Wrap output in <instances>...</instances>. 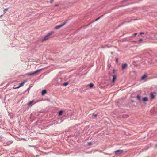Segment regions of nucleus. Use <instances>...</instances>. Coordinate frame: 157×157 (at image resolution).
Returning <instances> with one entry per match:
<instances>
[{
  "mask_svg": "<svg viewBox=\"0 0 157 157\" xmlns=\"http://www.w3.org/2000/svg\"><path fill=\"white\" fill-rule=\"evenodd\" d=\"M27 82V80H24L21 83L19 86L17 87H14L13 88L14 89H16L19 88L20 87L23 86L24 85V84Z\"/></svg>",
  "mask_w": 157,
  "mask_h": 157,
  "instance_id": "3",
  "label": "nucleus"
},
{
  "mask_svg": "<svg viewBox=\"0 0 157 157\" xmlns=\"http://www.w3.org/2000/svg\"><path fill=\"white\" fill-rule=\"evenodd\" d=\"M66 22H65L63 24L60 25L56 26L55 27V29H59V28H61V27H63V26L64 25H65L66 24Z\"/></svg>",
  "mask_w": 157,
  "mask_h": 157,
  "instance_id": "7",
  "label": "nucleus"
},
{
  "mask_svg": "<svg viewBox=\"0 0 157 157\" xmlns=\"http://www.w3.org/2000/svg\"><path fill=\"white\" fill-rule=\"evenodd\" d=\"M144 34V32H141L140 33V34L141 35L142 34Z\"/></svg>",
  "mask_w": 157,
  "mask_h": 157,
  "instance_id": "26",
  "label": "nucleus"
},
{
  "mask_svg": "<svg viewBox=\"0 0 157 157\" xmlns=\"http://www.w3.org/2000/svg\"><path fill=\"white\" fill-rule=\"evenodd\" d=\"M68 84V82H66L65 83L63 84V85L64 86H66Z\"/></svg>",
  "mask_w": 157,
  "mask_h": 157,
  "instance_id": "22",
  "label": "nucleus"
},
{
  "mask_svg": "<svg viewBox=\"0 0 157 157\" xmlns=\"http://www.w3.org/2000/svg\"><path fill=\"white\" fill-rule=\"evenodd\" d=\"M41 70V69H39V70H36V71H35V72H32V73H28V74H27V75L28 76H30V75H34L36 74L39 71H40V70Z\"/></svg>",
  "mask_w": 157,
  "mask_h": 157,
  "instance_id": "5",
  "label": "nucleus"
},
{
  "mask_svg": "<svg viewBox=\"0 0 157 157\" xmlns=\"http://www.w3.org/2000/svg\"><path fill=\"white\" fill-rule=\"evenodd\" d=\"M147 75L146 74H144V75L141 77V80H144L145 78H147Z\"/></svg>",
  "mask_w": 157,
  "mask_h": 157,
  "instance_id": "10",
  "label": "nucleus"
},
{
  "mask_svg": "<svg viewBox=\"0 0 157 157\" xmlns=\"http://www.w3.org/2000/svg\"><path fill=\"white\" fill-rule=\"evenodd\" d=\"M150 96L151 99H153L155 98V96L153 92L150 93Z\"/></svg>",
  "mask_w": 157,
  "mask_h": 157,
  "instance_id": "12",
  "label": "nucleus"
},
{
  "mask_svg": "<svg viewBox=\"0 0 157 157\" xmlns=\"http://www.w3.org/2000/svg\"><path fill=\"white\" fill-rule=\"evenodd\" d=\"M97 116V114H94V115L92 117H93V118H95Z\"/></svg>",
  "mask_w": 157,
  "mask_h": 157,
  "instance_id": "20",
  "label": "nucleus"
},
{
  "mask_svg": "<svg viewBox=\"0 0 157 157\" xmlns=\"http://www.w3.org/2000/svg\"><path fill=\"white\" fill-rule=\"evenodd\" d=\"M127 64L126 63L122 64V69L124 70L127 67Z\"/></svg>",
  "mask_w": 157,
  "mask_h": 157,
  "instance_id": "8",
  "label": "nucleus"
},
{
  "mask_svg": "<svg viewBox=\"0 0 157 157\" xmlns=\"http://www.w3.org/2000/svg\"><path fill=\"white\" fill-rule=\"evenodd\" d=\"M2 15L1 16V17H2Z\"/></svg>",
  "mask_w": 157,
  "mask_h": 157,
  "instance_id": "35",
  "label": "nucleus"
},
{
  "mask_svg": "<svg viewBox=\"0 0 157 157\" xmlns=\"http://www.w3.org/2000/svg\"><path fill=\"white\" fill-rule=\"evenodd\" d=\"M128 117V116L127 115H121V117L124 118H127Z\"/></svg>",
  "mask_w": 157,
  "mask_h": 157,
  "instance_id": "15",
  "label": "nucleus"
},
{
  "mask_svg": "<svg viewBox=\"0 0 157 157\" xmlns=\"http://www.w3.org/2000/svg\"><path fill=\"white\" fill-rule=\"evenodd\" d=\"M148 101V98L147 97H144L142 98V101L144 102H146Z\"/></svg>",
  "mask_w": 157,
  "mask_h": 157,
  "instance_id": "11",
  "label": "nucleus"
},
{
  "mask_svg": "<svg viewBox=\"0 0 157 157\" xmlns=\"http://www.w3.org/2000/svg\"><path fill=\"white\" fill-rule=\"evenodd\" d=\"M54 33V32L53 31L48 33L42 40V41H44L48 40L50 38V36L52 34Z\"/></svg>",
  "mask_w": 157,
  "mask_h": 157,
  "instance_id": "1",
  "label": "nucleus"
},
{
  "mask_svg": "<svg viewBox=\"0 0 157 157\" xmlns=\"http://www.w3.org/2000/svg\"><path fill=\"white\" fill-rule=\"evenodd\" d=\"M9 9V8H6L4 10V14H5L6 12Z\"/></svg>",
  "mask_w": 157,
  "mask_h": 157,
  "instance_id": "17",
  "label": "nucleus"
},
{
  "mask_svg": "<svg viewBox=\"0 0 157 157\" xmlns=\"http://www.w3.org/2000/svg\"><path fill=\"white\" fill-rule=\"evenodd\" d=\"M47 93V91L46 90H42V95H44L45 94Z\"/></svg>",
  "mask_w": 157,
  "mask_h": 157,
  "instance_id": "13",
  "label": "nucleus"
},
{
  "mask_svg": "<svg viewBox=\"0 0 157 157\" xmlns=\"http://www.w3.org/2000/svg\"><path fill=\"white\" fill-rule=\"evenodd\" d=\"M59 4H56L55 5V6H59Z\"/></svg>",
  "mask_w": 157,
  "mask_h": 157,
  "instance_id": "27",
  "label": "nucleus"
},
{
  "mask_svg": "<svg viewBox=\"0 0 157 157\" xmlns=\"http://www.w3.org/2000/svg\"><path fill=\"white\" fill-rule=\"evenodd\" d=\"M123 151V150H118L114 152L115 154L116 155H119L121 154Z\"/></svg>",
  "mask_w": 157,
  "mask_h": 157,
  "instance_id": "4",
  "label": "nucleus"
},
{
  "mask_svg": "<svg viewBox=\"0 0 157 157\" xmlns=\"http://www.w3.org/2000/svg\"><path fill=\"white\" fill-rule=\"evenodd\" d=\"M34 104V100H32L27 103V105L29 106H32Z\"/></svg>",
  "mask_w": 157,
  "mask_h": 157,
  "instance_id": "9",
  "label": "nucleus"
},
{
  "mask_svg": "<svg viewBox=\"0 0 157 157\" xmlns=\"http://www.w3.org/2000/svg\"><path fill=\"white\" fill-rule=\"evenodd\" d=\"M122 24H121V25H119L118 26V27H120V26L121 25H122Z\"/></svg>",
  "mask_w": 157,
  "mask_h": 157,
  "instance_id": "29",
  "label": "nucleus"
},
{
  "mask_svg": "<svg viewBox=\"0 0 157 157\" xmlns=\"http://www.w3.org/2000/svg\"><path fill=\"white\" fill-rule=\"evenodd\" d=\"M143 40V39L141 38V39H140L137 41H135V42L138 43L139 42H140L141 41H142Z\"/></svg>",
  "mask_w": 157,
  "mask_h": 157,
  "instance_id": "19",
  "label": "nucleus"
},
{
  "mask_svg": "<svg viewBox=\"0 0 157 157\" xmlns=\"http://www.w3.org/2000/svg\"><path fill=\"white\" fill-rule=\"evenodd\" d=\"M137 33H135L134 34V36H135L136 35H137Z\"/></svg>",
  "mask_w": 157,
  "mask_h": 157,
  "instance_id": "28",
  "label": "nucleus"
},
{
  "mask_svg": "<svg viewBox=\"0 0 157 157\" xmlns=\"http://www.w3.org/2000/svg\"><path fill=\"white\" fill-rule=\"evenodd\" d=\"M128 1V0H123V1H122V2H121V3H124V2H126V1Z\"/></svg>",
  "mask_w": 157,
  "mask_h": 157,
  "instance_id": "24",
  "label": "nucleus"
},
{
  "mask_svg": "<svg viewBox=\"0 0 157 157\" xmlns=\"http://www.w3.org/2000/svg\"><path fill=\"white\" fill-rule=\"evenodd\" d=\"M137 99L140 101H141V97L139 95H138L137 96Z\"/></svg>",
  "mask_w": 157,
  "mask_h": 157,
  "instance_id": "16",
  "label": "nucleus"
},
{
  "mask_svg": "<svg viewBox=\"0 0 157 157\" xmlns=\"http://www.w3.org/2000/svg\"><path fill=\"white\" fill-rule=\"evenodd\" d=\"M113 79L112 80V83H114L116 80L117 76L116 75H112Z\"/></svg>",
  "mask_w": 157,
  "mask_h": 157,
  "instance_id": "6",
  "label": "nucleus"
},
{
  "mask_svg": "<svg viewBox=\"0 0 157 157\" xmlns=\"http://www.w3.org/2000/svg\"><path fill=\"white\" fill-rule=\"evenodd\" d=\"M132 101V102H133L134 101H133V100H132V101Z\"/></svg>",
  "mask_w": 157,
  "mask_h": 157,
  "instance_id": "34",
  "label": "nucleus"
},
{
  "mask_svg": "<svg viewBox=\"0 0 157 157\" xmlns=\"http://www.w3.org/2000/svg\"><path fill=\"white\" fill-rule=\"evenodd\" d=\"M116 62L117 63H118V58H116Z\"/></svg>",
  "mask_w": 157,
  "mask_h": 157,
  "instance_id": "23",
  "label": "nucleus"
},
{
  "mask_svg": "<svg viewBox=\"0 0 157 157\" xmlns=\"http://www.w3.org/2000/svg\"><path fill=\"white\" fill-rule=\"evenodd\" d=\"M88 86H89V88H92L94 86V85L93 83H90Z\"/></svg>",
  "mask_w": 157,
  "mask_h": 157,
  "instance_id": "14",
  "label": "nucleus"
},
{
  "mask_svg": "<svg viewBox=\"0 0 157 157\" xmlns=\"http://www.w3.org/2000/svg\"><path fill=\"white\" fill-rule=\"evenodd\" d=\"M102 16H100L99 17V18H98V19H99Z\"/></svg>",
  "mask_w": 157,
  "mask_h": 157,
  "instance_id": "30",
  "label": "nucleus"
},
{
  "mask_svg": "<svg viewBox=\"0 0 157 157\" xmlns=\"http://www.w3.org/2000/svg\"><path fill=\"white\" fill-rule=\"evenodd\" d=\"M54 1V0H51L50 1V3H52Z\"/></svg>",
  "mask_w": 157,
  "mask_h": 157,
  "instance_id": "25",
  "label": "nucleus"
},
{
  "mask_svg": "<svg viewBox=\"0 0 157 157\" xmlns=\"http://www.w3.org/2000/svg\"><path fill=\"white\" fill-rule=\"evenodd\" d=\"M63 112V111L62 110H61L59 112V115H62V113Z\"/></svg>",
  "mask_w": 157,
  "mask_h": 157,
  "instance_id": "18",
  "label": "nucleus"
},
{
  "mask_svg": "<svg viewBox=\"0 0 157 157\" xmlns=\"http://www.w3.org/2000/svg\"><path fill=\"white\" fill-rule=\"evenodd\" d=\"M116 70L115 69H113V73L114 74H115V72H116Z\"/></svg>",
  "mask_w": 157,
  "mask_h": 157,
  "instance_id": "21",
  "label": "nucleus"
},
{
  "mask_svg": "<svg viewBox=\"0 0 157 157\" xmlns=\"http://www.w3.org/2000/svg\"><path fill=\"white\" fill-rule=\"evenodd\" d=\"M88 144H89L90 145V144H91V143H88Z\"/></svg>",
  "mask_w": 157,
  "mask_h": 157,
  "instance_id": "33",
  "label": "nucleus"
},
{
  "mask_svg": "<svg viewBox=\"0 0 157 157\" xmlns=\"http://www.w3.org/2000/svg\"><path fill=\"white\" fill-rule=\"evenodd\" d=\"M130 77L132 78H135L136 76V73L135 71H132L130 72Z\"/></svg>",
  "mask_w": 157,
  "mask_h": 157,
  "instance_id": "2",
  "label": "nucleus"
},
{
  "mask_svg": "<svg viewBox=\"0 0 157 157\" xmlns=\"http://www.w3.org/2000/svg\"><path fill=\"white\" fill-rule=\"evenodd\" d=\"M155 146H156V147H157V144H156V145H155Z\"/></svg>",
  "mask_w": 157,
  "mask_h": 157,
  "instance_id": "32",
  "label": "nucleus"
},
{
  "mask_svg": "<svg viewBox=\"0 0 157 157\" xmlns=\"http://www.w3.org/2000/svg\"><path fill=\"white\" fill-rule=\"evenodd\" d=\"M98 20V18H97L96 19V21H97Z\"/></svg>",
  "mask_w": 157,
  "mask_h": 157,
  "instance_id": "31",
  "label": "nucleus"
}]
</instances>
